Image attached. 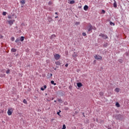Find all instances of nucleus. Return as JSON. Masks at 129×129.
<instances>
[{
	"label": "nucleus",
	"mask_w": 129,
	"mask_h": 129,
	"mask_svg": "<svg viewBox=\"0 0 129 129\" xmlns=\"http://www.w3.org/2000/svg\"><path fill=\"white\" fill-rule=\"evenodd\" d=\"M47 88V86L46 85H44L43 88V87H41L40 88L41 90H42V91H44L45 90V89H46Z\"/></svg>",
	"instance_id": "0eeeda50"
},
{
	"label": "nucleus",
	"mask_w": 129,
	"mask_h": 129,
	"mask_svg": "<svg viewBox=\"0 0 129 129\" xmlns=\"http://www.w3.org/2000/svg\"><path fill=\"white\" fill-rule=\"evenodd\" d=\"M94 58L96 60H101L102 59V57H101L100 55H96L94 56Z\"/></svg>",
	"instance_id": "7ed1b4c3"
},
{
	"label": "nucleus",
	"mask_w": 129,
	"mask_h": 129,
	"mask_svg": "<svg viewBox=\"0 0 129 129\" xmlns=\"http://www.w3.org/2000/svg\"><path fill=\"white\" fill-rule=\"evenodd\" d=\"M115 92H117L118 93V92H119V91H120V89H119L118 88H116L115 89Z\"/></svg>",
	"instance_id": "6e6552de"
},
{
	"label": "nucleus",
	"mask_w": 129,
	"mask_h": 129,
	"mask_svg": "<svg viewBox=\"0 0 129 129\" xmlns=\"http://www.w3.org/2000/svg\"><path fill=\"white\" fill-rule=\"evenodd\" d=\"M55 38H56V35L55 34L52 35L50 37V39H51V40H52V39H55Z\"/></svg>",
	"instance_id": "1a4fd4ad"
},
{
	"label": "nucleus",
	"mask_w": 129,
	"mask_h": 129,
	"mask_svg": "<svg viewBox=\"0 0 129 129\" xmlns=\"http://www.w3.org/2000/svg\"><path fill=\"white\" fill-rule=\"evenodd\" d=\"M20 4H21V5H25V4H26V2H25V0H22L20 2Z\"/></svg>",
	"instance_id": "ddd939ff"
},
{
	"label": "nucleus",
	"mask_w": 129,
	"mask_h": 129,
	"mask_svg": "<svg viewBox=\"0 0 129 129\" xmlns=\"http://www.w3.org/2000/svg\"><path fill=\"white\" fill-rule=\"evenodd\" d=\"M77 86L78 87H81L82 86V84H81V83H77Z\"/></svg>",
	"instance_id": "f8f14e48"
},
{
	"label": "nucleus",
	"mask_w": 129,
	"mask_h": 129,
	"mask_svg": "<svg viewBox=\"0 0 129 129\" xmlns=\"http://www.w3.org/2000/svg\"><path fill=\"white\" fill-rule=\"evenodd\" d=\"M55 18V19H57V18H58V16H56Z\"/></svg>",
	"instance_id": "e433bc0d"
},
{
	"label": "nucleus",
	"mask_w": 129,
	"mask_h": 129,
	"mask_svg": "<svg viewBox=\"0 0 129 129\" xmlns=\"http://www.w3.org/2000/svg\"><path fill=\"white\" fill-rule=\"evenodd\" d=\"M3 16H7V12H4L3 13Z\"/></svg>",
	"instance_id": "b1692460"
},
{
	"label": "nucleus",
	"mask_w": 129,
	"mask_h": 129,
	"mask_svg": "<svg viewBox=\"0 0 129 129\" xmlns=\"http://www.w3.org/2000/svg\"><path fill=\"white\" fill-rule=\"evenodd\" d=\"M54 102H56V100H54Z\"/></svg>",
	"instance_id": "58836bf2"
},
{
	"label": "nucleus",
	"mask_w": 129,
	"mask_h": 129,
	"mask_svg": "<svg viewBox=\"0 0 129 129\" xmlns=\"http://www.w3.org/2000/svg\"><path fill=\"white\" fill-rule=\"evenodd\" d=\"M77 56H78V55H77V53H74V54L73 55V57H74L75 58H76V57H77Z\"/></svg>",
	"instance_id": "f3484780"
},
{
	"label": "nucleus",
	"mask_w": 129,
	"mask_h": 129,
	"mask_svg": "<svg viewBox=\"0 0 129 129\" xmlns=\"http://www.w3.org/2000/svg\"><path fill=\"white\" fill-rule=\"evenodd\" d=\"M49 22H52V18H49Z\"/></svg>",
	"instance_id": "72a5a7b5"
},
{
	"label": "nucleus",
	"mask_w": 129,
	"mask_h": 129,
	"mask_svg": "<svg viewBox=\"0 0 129 129\" xmlns=\"http://www.w3.org/2000/svg\"><path fill=\"white\" fill-rule=\"evenodd\" d=\"M58 101L59 102H60V103H62V100H61V99H58Z\"/></svg>",
	"instance_id": "7c9ffc66"
},
{
	"label": "nucleus",
	"mask_w": 129,
	"mask_h": 129,
	"mask_svg": "<svg viewBox=\"0 0 129 129\" xmlns=\"http://www.w3.org/2000/svg\"><path fill=\"white\" fill-rule=\"evenodd\" d=\"M23 103H25V104H27V100H26V99H24L23 100Z\"/></svg>",
	"instance_id": "bb28decb"
},
{
	"label": "nucleus",
	"mask_w": 129,
	"mask_h": 129,
	"mask_svg": "<svg viewBox=\"0 0 129 129\" xmlns=\"http://www.w3.org/2000/svg\"><path fill=\"white\" fill-rule=\"evenodd\" d=\"M50 83L51 84H53V85H56V83H55L54 82V81H51V82H50Z\"/></svg>",
	"instance_id": "aec40b11"
},
{
	"label": "nucleus",
	"mask_w": 129,
	"mask_h": 129,
	"mask_svg": "<svg viewBox=\"0 0 129 129\" xmlns=\"http://www.w3.org/2000/svg\"><path fill=\"white\" fill-rule=\"evenodd\" d=\"M55 15H57V12H55Z\"/></svg>",
	"instance_id": "4c0bfd02"
},
{
	"label": "nucleus",
	"mask_w": 129,
	"mask_h": 129,
	"mask_svg": "<svg viewBox=\"0 0 129 129\" xmlns=\"http://www.w3.org/2000/svg\"><path fill=\"white\" fill-rule=\"evenodd\" d=\"M115 105L117 107H119L120 106V105H119V103L118 102H116Z\"/></svg>",
	"instance_id": "dca6fc26"
},
{
	"label": "nucleus",
	"mask_w": 129,
	"mask_h": 129,
	"mask_svg": "<svg viewBox=\"0 0 129 129\" xmlns=\"http://www.w3.org/2000/svg\"><path fill=\"white\" fill-rule=\"evenodd\" d=\"M84 11H87V10H88V6H85L84 7Z\"/></svg>",
	"instance_id": "9d476101"
},
{
	"label": "nucleus",
	"mask_w": 129,
	"mask_h": 129,
	"mask_svg": "<svg viewBox=\"0 0 129 129\" xmlns=\"http://www.w3.org/2000/svg\"><path fill=\"white\" fill-rule=\"evenodd\" d=\"M24 40H25V37L21 36V38H20V41L21 42H23V41H24Z\"/></svg>",
	"instance_id": "9b49d317"
},
{
	"label": "nucleus",
	"mask_w": 129,
	"mask_h": 129,
	"mask_svg": "<svg viewBox=\"0 0 129 129\" xmlns=\"http://www.w3.org/2000/svg\"><path fill=\"white\" fill-rule=\"evenodd\" d=\"M60 112H61V111L59 110V112H57V114H58V115H60Z\"/></svg>",
	"instance_id": "2f4dec72"
},
{
	"label": "nucleus",
	"mask_w": 129,
	"mask_h": 129,
	"mask_svg": "<svg viewBox=\"0 0 129 129\" xmlns=\"http://www.w3.org/2000/svg\"><path fill=\"white\" fill-rule=\"evenodd\" d=\"M8 24H9V25L12 26V25H13V24H14V23H15V20H8Z\"/></svg>",
	"instance_id": "39448f33"
},
{
	"label": "nucleus",
	"mask_w": 129,
	"mask_h": 129,
	"mask_svg": "<svg viewBox=\"0 0 129 129\" xmlns=\"http://www.w3.org/2000/svg\"><path fill=\"white\" fill-rule=\"evenodd\" d=\"M101 14H102L103 15H104V14H105V11L102 10L101 12Z\"/></svg>",
	"instance_id": "4be33fe9"
},
{
	"label": "nucleus",
	"mask_w": 129,
	"mask_h": 129,
	"mask_svg": "<svg viewBox=\"0 0 129 129\" xmlns=\"http://www.w3.org/2000/svg\"><path fill=\"white\" fill-rule=\"evenodd\" d=\"M68 63H67V64H66V65H65V66H66V67H68Z\"/></svg>",
	"instance_id": "f704fd0d"
},
{
	"label": "nucleus",
	"mask_w": 129,
	"mask_h": 129,
	"mask_svg": "<svg viewBox=\"0 0 129 129\" xmlns=\"http://www.w3.org/2000/svg\"><path fill=\"white\" fill-rule=\"evenodd\" d=\"M100 37H102L103 39H107V35H105L103 34H100L99 35Z\"/></svg>",
	"instance_id": "20e7f679"
},
{
	"label": "nucleus",
	"mask_w": 129,
	"mask_h": 129,
	"mask_svg": "<svg viewBox=\"0 0 129 129\" xmlns=\"http://www.w3.org/2000/svg\"><path fill=\"white\" fill-rule=\"evenodd\" d=\"M47 75L48 76H49V78H51V77L53 76V75L52 74H48Z\"/></svg>",
	"instance_id": "412c9836"
},
{
	"label": "nucleus",
	"mask_w": 129,
	"mask_h": 129,
	"mask_svg": "<svg viewBox=\"0 0 129 129\" xmlns=\"http://www.w3.org/2000/svg\"><path fill=\"white\" fill-rule=\"evenodd\" d=\"M8 19H12V16L11 15L8 16Z\"/></svg>",
	"instance_id": "473e14b6"
},
{
	"label": "nucleus",
	"mask_w": 129,
	"mask_h": 129,
	"mask_svg": "<svg viewBox=\"0 0 129 129\" xmlns=\"http://www.w3.org/2000/svg\"><path fill=\"white\" fill-rule=\"evenodd\" d=\"M92 30V25H90L88 27V32H91Z\"/></svg>",
	"instance_id": "423d86ee"
},
{
	"label": "nucleus",
	"mask_w": 129,
	"mask_h": 129,
	"mask_svg": "<svg viewBox=\"0 0 129 129\" xmlns=\"http://www.w3.org/2000/svg\"><path fill=\"white\" fill-rule=\"evenodd\" d=\"M20 41V39H19V38H17L15 42L16 43H18Z\"/></svg>",
	"instance_id": "5701e85b"
},
{
	"label": "nucleus",
	"mask_w": 129,
	"mask_h": 129,
	"mask_svg": "<svg viewBox=\"0 0 129 129\" xmlns=\"http://www.w3.org/2000/svg\"><path fill=\"white\" fill-rule=\"evenodd\" d=\"M69 4H70V5H73V4H75V1H70Z\"/></svg>",
	"instance_id": "2eb2a0df"
},
{
	"label": "nucleus",
	"mask_w": 129,
	"mask_h": 129,
	"mask_svg": "<svg viewBox=\"0 0 129 129\" xmlns=\"http://www.w3.org/2000/svg\"><path fill=\"white\" fill-rule=\"evenodd\" d=\"M6 73H7V74H9V73H10V70L9 69H8L7 70V71L6 72Z\"/></svg>",
	"instance_id": "c85d7f7f"
},
{
	"label": "nucleus",
	"mask_w": 129,
	"mask_h": 129,
	"mask_svg": "<svg viewBox=\"0 0 129 129\" xmlns=\"http://www.w3.org/2000/svg\"><path fill=\"white\" fill-rule=\"evenodd\" d=\"M75 25H80V22H76V23H75Z\"/></svg>",
	"instance_id": "393cba45"
},
{
	"label": "nucleus",
	"mask_w": 129,
	"mask_h": 129,
	"mask_svg": "<svg viewBox=\"0 0 129 129\" xmlns=\"http://www.w3.org/2000/svg\"><path fill=\"white\" fill-rule=\"evenodd\" d=\"M54 57L55 58V60H59L60 59V55L58 54H54Z\"/></svg>",
	"instance_id": "f03ea898"
},
{
	"label": "nucleus",
	"mask_w": 129,
	"mask_h": 129,
	"mask_svg": "<svg viewBox=\"0 0 129 129\" xmlns=\"http://www.w3.org/2000/svg\"><path fill=\"white\" fill-rule=\"evenodd\" d=\"M56 65H61V62L59 61H56L55 62Z\"/></svg>",
	"instance_id": "4468645a"
},
{
	"label": "nucleus",
	"mask_w": 129,
	"mask_h": 129,
	"mask_svg": "<svg viewBox=\"0 0 129 129\" xmlns=\"http://www.w3.org/2000/svg\"><path fill=\"white\" fill-rule=\"evenodd\" d=\"M110 25L114 26V23H112V22H110Z\"/></svg>",
	"instance_id": "cd10ccee"
},
{
	"label": "nucleus",
	"mask_w": 129,
	"mask_h": 129,
	"mask_svg": "<svg viewBox=\"0 0 129 129\" xmlns=\"http://www.w3.org/2000/svg\"><path fill=\"white\" fill-rule=\"evenodd\" d=\"M82 35H83V36H86V33H85V32H83L82 33Z\"/></svg>",
	"instance_id": "c756f323"
},
{
	"label": "nucleus",
	"mask_w": 129,
	"mask_h": 129,
	"mask_svg": "<svg viewBox=\"0 0 129 129\" xmlns=\"http://www.w3.org/2000/svg\"><path fill=\"white\" fill-rule=\"evenodd\" d=\"M11 41H15V37H11Z\"/></svg>",
	"instance_id": "a878e982"
},
{
	"label": "nucleus",
	"mask_w": 129,
	"mask_h": 129,
	"mask_svg": "<svg viewBox=\"0 0 129 129\" xmlns=\"http://www.w3.org/2000/svg\"><path fill=\"white\" fill-rule=\"evenodd\" d=\"M113 7H114V8H116V7H117V5H116V2L114 3Z\"/></svg>",
	"instance_id": "6ab92c4d"
},
{
	"label": "nucleus",
	"mask_w": 129,
	"mask_h": 129,
	"mask_svg": "<svg viewBox=\"0 0 129 129\" xmlns=\"http://www.w3.org/2000/svg\"><path fill=\"white\" fill-rule=\"evenodd\" d=\"M14 111V109L12 108H10L8 109L7 113L8 114V115H12V114H13V112Z\"/></svg>",
	"instance_id": "f257e3e1"
},
{
	"label": "nucleus",
	"mask_w": 129,
	"mask_h": 129,
	"mask_svg": "<svg viewBox=\"0 0 129 129\" xmlns=\"http://www.w3.org/2000/svg\"><path fill=\"white\" fill-rule=\"evenodd\" d=\"M52 4V2H49V3H48V5H51Z\"/></svg>",
	"instance_id": "c9c22d12"
},
{
	"label": "nucleus",
	"mask_w": 129,
	"mask_h": 129,
	"mask_svg": "<svg viewBox=\"0 0 129 129\" xmlns=\"http://www.w3.org/2000/svg\"><path fill=\"white\" fill-rule=\"evenodd\" d=\"M11 51H12V52H17V49L12 48V49H11Z\"/></svg>",
	"instance_id": "a211bd4d"
}]
</instances>
